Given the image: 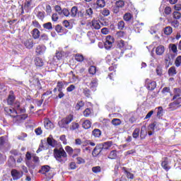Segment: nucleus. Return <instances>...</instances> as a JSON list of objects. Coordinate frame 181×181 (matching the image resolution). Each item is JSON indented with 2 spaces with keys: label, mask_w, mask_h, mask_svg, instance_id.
<instances>
[{
  "label": "nucleus",
  "mask_w": 181,
  "mask_h": 181,
  "mask_svg": "<svg viewBox=\"0 0 181 181\" xmlns=\"http://www.w3.org/2000/svg\"><path fill=\"white\" fill-rule=\"evenodd\" d=\"M174 95L172 99V103L168 105V110L170 111H175L181 107V89L179 88H174Z\"/></svg>",
  "instance_id": "1"
},
{
  "label": "nucleus",
  "mask_w": 181,
  "mask_h": 181,
  "mask_svg": "<svg viewBox=\"0 0 181 181\" xmlns=\"http://www.w3.org/2000/svg\"><path fill=\"white\" fill-rule=\"evenodd\" d=\"M54 156L60 163H65L67 161V153L63 148H54Z\"/></svg>",
  "instance_id": "2"
},
{
  "label": "nucleus",
  "mask_w": 181,
  "mask_h": 181,
  "mask_svg": "<svg viewBox=\"0 0 181 181\" xmlns=\"http://www.w3.org/2000/svg\"><path fill=\"white\" fill-rule=\"evenodd\" d=\"M33 158V162H34V163H40V160L39 158V156H36V154L33 153H30V152L27 151L25 153V164L27 165V166H29V161L32 160Z\"/></svg>",
  "instance_id": "3"
},
{
  "label": "nucleus",
  "mask_w": 181,
  "mask_h": 181,
  "mask_svg": "<svg viewBox=\"0 0 181 181\" xmlns=\"http://www.w3.org/2000/svg\"><path fill=\"white\" fill-rule=\"evenodd\" d=\"M21 43L23 45L25 49H28L29 50H30V49H33V46L35 45L33 38H28L26 36L22 37Z\"/></svg>",
  "instance_id": "4"
},
{
  "label": "nucleus",
  "mask_w": 181,
  "mask_h": 181,
  "mask_svg": "<svg viewBox=\"0 0 181 181\" xmlns=\"http://www.w3.org/2000/svg\"><path fill=\"white\" fill-rule=\"evenodd\" d=\"M74 119L73 115H67L58 122L59 128H66Z\"/></svg>",
  "instance_id": "5"
},
{
  "label": "nucleus",
  "mask_w": 181,
  "mask_h": 181,
  "mask_svg": "<svg viewBox=\"0 0 181 181\" xmlns=\"http://www.w3.org/2000/svg\"><path fill=\"white\" fill-rule=\"evenodd\" d=\"M156 81H152V79L146 78L145 80V84L144 87L148 90V91H153L155 88H156Z\"/></svg>",
  "instance_id": "6"
},
{
  "label": "nucleus",
  "mask_w": 181,
  "mask_h": 181,
  "mask_svg": "<svg viewBox=\"0 0 181 181\" xmlns=\"http://www.w3.org/2000/svg\"><path fill=\"white\" fill-rule=\"evenodd\" d=\"M114 42H115V39H114V37L111 35H107L104 42L105 49H106V50H111Z\"/></svg>",
  "instance_id": "7"
},
{
  "label": "nucleus",
  "mask_w": 181,
  "mask_h": 181,
  "mask_svg": "<svg viewBox=\"0 0 181 181\" xmlns=\"http://www.w3.org/2000/svg\"><path fill=\"white\" fill-rule=\"evenodd\" d=\"M70 16L71 18H83L84 16V14L81 11H78V7L74 6L71 8L70 11Z\"/></svg>",
  "instance_id": "8"
},
{
  "label": "nucleus",
  "mask_w": 181,
  "mask_h": 181,
  "mask_svg": "<svg viewBox=\"0 0 181 181\" xmlns=\"http://www.w3.org/2000/svg\"><path fill=\"white\" fill-rule=\"evenodd\" d=\"M28 117H29V115L28 114H23L21 115H16L13 119V122H14V124H22V122H23V121H25V119H28Z\"/></svg>",
  "instance_id": "9"
},
{
  "label": "nucleus",
  "mask_w": 181,
  "mask_h": 181,
  "mask_svg": "<svg viewBox=\"0 0 181 181\" xmlns=\"http://www.w3.org/2000/svg\"><path fill=\"white\" fill-rule=\"evenodd\" d=\"M122 54H124V51L121 49L116 48L112 52V56L114 57V60L122 57Z\"/></svg>",
  "instance_id": "10"
},
{
  "label": "nucleus",
  "mask_w": 181,
  "mask_h": 181,
  "mask_svg": "<svg viewBox=\"0 0 181 181\" xmlns=\"http://www.w3.org/2000/svg\"><path fill=\"white\" fill-rule=\"evenodd\" d=\"M4 111L7 115L12 118H15V116L18 115V111L13 107H4Z\"/></svg>",
  "instance_id": "11"
},
{
  "label": "nucleus",
  "mask_w": 181,
  "mask_h": 181,
  "mask_svg": "<svg viewBox=\"0 0 181 181\" xmlns=\"http://www.w3.org/2000/svg\"><path fill=\"white\" fill-rule=\"evenodd\" d=\"M15 100H16V97H15V93L13 92V90H11L7 98L8 105H13Z\"/></svg>",
  "instance_id": "12"
},
{
  "label": "nucleus",
  "mask_w": 181,
  "mask_h": 181,
  "mask_svg": "<svg viewBox=\"0 0 181 181\" xmlns=\"http://www.w3.org/2000/svg\"><path fill=\"white\" fill-rule=\"evenodd\" d=\"M89 26L92 28V29H95V30H98V29H101V25H100V21L93 20L91 22L88 23Z\"/></svg>",
  "instance_id": "13"
},
{
  "label": "nucleus",
  "mask_w": 181,
  "mask_h": 181,
  "mask_svg": "<svg viewBox=\"0 0 181 181\" xmlns=\"http://www.w3.org/2000/svg\"><path fill=\"white\" fill-rule=\"evenodd\" d=\"M44 127L45 129H53V128H54V124L50 119L46 118L44 119Z\"/></svg>",
  "instance_id": "14"
},
{
  "label": "nucleus",
  "mask_w": 181,
  "mask_h": 181,
  "mask_svg": "<svg viewBox=\"0 0 181 181\" xmlns=\"http://www.w3.org/2000/svg\"><path fill=\"white\" fill-rule=\"evenodd\" d=\"M54 29L57 33H61L62 35H66L67 33V29L63 28L60 24L55 25Z\"/></svg>",
  "instance_id": "15"
},
{
  "label": "nucleus",
  "mask_w": 181,
  "mask_h": 181,
  "mask_svg": "<svg viewBox=\"0 0 181 181\" xmlns=\"http://www.w3.org/2000/svg\"><path fill=\"white\" fill-rule=\"evenodd\" d=\"M50 166L49 165H42L41 168L39 170L38 173H41V175H47L49 172H50Z\"/></svg>",
  "instance_id": "16"
},
{
  "label": "nucleus",
  "mask_w": 181,
  "mask_h": 181,
  "mask_svg": "<svg viewBox=\"0 0 181 181\" xmlns=\"http://www.w3.org/2000/svg\"><path fill=\"white\" fill-rule=\"evenodd\" d=\"M11 173L14 180H18V179H21V177H22V175H21V172L18 171L16 169L12 170Z\"/></svg>",
  "instance_id": "17"
},
{
  "label": "nucleus",
  "mask_w": 181,
  "mask_h": 181,
  "mask_svg": "<svg viewBox=\"0 0 181 181\" xmlns=\"http://www.w3.org/2000/svg\"><path fill=\"white\" fill-rule=\"evenodd\" d=\"M101 152H103V147L100 146H96L92 152V155L94 158H95L98 156V155H100Z\"/></svg>",
  "instance_id": "18"
},
{
  "label": "nucleus",
  "mask_w": 181,
  "mask_h": 181,
  "mask_svg": "<svg viewBox=\"0 0 181 181\" xmlns=\"http://www.w3.org/2000/svg\"><path fill=\"white\" fill-rule=\"evenodd\" d=\"M118 153H119V151L117 150H112L110 152L107 158L108 159L114 160L118 158Z\"/></svg>",
  "instance_id": "19"
},
{
  "label": "nucleus",
  "mask_w": 181,
  "mask_h": 181,
  "mask_svg": "<svg viewBox=\"0 0 181 181\" xmlns=\"http://www.w3.org/2000/svg\"><path fill=\"white\" fill-rule=\"evenodd\" d=\"M30 81V87H36V86L40 85V81H39V78L33 77Z\"/></svg>",
  "instance_id": "20"
},
{
  "label": "nucleus",
  "mask_w": 181,
  "mask_h": 181,
  "mask_svg": "<svg viewBox=\"0 0 181 181\" xmlns=\"http://www.w3.org/2000/svg\"><path fill=\"white\" fill-rule=\"evenodd\" d=\"M146 135H148V130L146 129V127H141L140 132V138L141 139H145L146 138Z\"/></svg>",
  "instance_id": "21"
},
{
  "label": "nucleus",
  "mask_w": 181,
  "mask_h": 181,
  "mask_svg": "<svg viewBox=\"0 0 181 181\" xmlns=\"http://www.w3.org/2000/svg\"><path fill=\"white\" fill-rule=\"evenodd\" d=\"M8 168H13L14 166H16V160L13 156H11L9 157V159L8 160Z\"/></svg>",
  "instance_id": "22"
},
{
  "label": "nucleus",
  "mask_w": 181,
  "mask_h": 181,
  "mask_svg": "<svg viewBox=\"0 0 181 181\" xmlns=\"http://www.w3.org/2000/svg\"><path fill=\"white\" fill-rule=\"evenodd\" d=\"M88 144V141H81V139H75V145L80 146L81 145V148H85V146H87V144Z\"/></svg>",
  "instance_id": "23"
},
{
  "label": "nucleus",
  "mask_w": 181,
  "mask_h": 181,
  "mask_svg": "<svg viewBox=\"0 0 181 181\" xmlns=\"http://www.w3.org/2000/svg\"><path fill=\"white\" fill-rule=\"evenodd\" d=\"M35 64L37 67H43L45 62L40 57H35L34 60Z\"/></svg>",
  "instance_id": "24"
},
{
  "label": "nucleus",
  "mask_w": 181,
  "mask_h": 181,
  "mask_svg": "<svg viewBox=\"0 0 181 181\" xmlns=\"http://www.w3.org/2000/svg\"><path fill=\"white\" fill-rule=\"evenodd\" d=\"M165 53V47L163 45H159L156 49V54L157 56H162Z\"/></svg>",
  "instance_id": "25"
},
{
  "label": "nucleus",
  "mask_w": 181,
  "mask_h": 181,
  "mask_svg": "<svg viewBox=\"0 0 181 181\" xmlns=\"http://www.w3.org/2000/svg\"><path fill=\"white\" fill-rule=\"evenodd\" d=\"M74 59L76 62H78V63H83L86 58L82 54H76L74 55Z\"/></svg>",
  "instance_id": "26"
},
{
  "label": "nucleus",
  "mask_w": 181,
  "mask_h": 181,
  "mask_svg": "<svg viewBox=\"0 0 181 181\" xmlns=\"http://www.w3.org/2000/svg\"><path fill=\"white\" fill-rule=\"evenodd\" d=\"M32 36L35 40L40 37V31L37 28H34L32 30Z\"/></svg>",
  "instance_id": "27"
},
{
  "label": "nucleus",
  "mask_w": 181,
  "mask_h": 181,
  "mask_svg": "<svg viewBox=\"0 0 181 181\" xmlns=\"http://www.w3.org/2000/svg\"><path fill=\"white\" fill-rule=\"evenodd\" d=\"M171 55L170 54H166L165 57V63L166 64V67H169V66H172V62H171Z\"/></svg>",
  "instance_id": "28"
},
{
  "label": "nucleus",
  "mask_w": 181,
  "mask_h": 181,
  "mask_svg": "<svg viewBox=\"0 0 181 181\" xmlns=\"http://www.w3.org/2000/svg\"><path fill=\"white\" fill-rule=\"evenodd\" d=\"M82 128L84 129H90V128H91V122L88 119L85 120L82 123Z\"/></svg>",
  "instance_id": "29"
},
{
  "label": "nucleus",
  "mask_w": 181,
  "mask_h": 181,
  "mask_svg": "<svg viewBox=\"0 0 181 181\" xmlns=\"http://www.w3.org/2000/svg\"><path fill=\"white\" fill-rule=\"evenodd\" d=\"M161 166L164 170H166V172H168V170L170 169V165H169V162H168L167 160H165L161 163Z\"/></svg>",
  "instance_id": "30"
},
{
  "label": "nucleus",
  "mask_w": 181,
  "mask_h": 181,
  "mask_svg": "<svg viewBox=\"0 0 181 181\" xmlns=\"http://www.w3.org/2000/svg\"><path fill=\"white\" fill-rule=\"evenodd\" d=\"M42 27L44 29H45V30H53V24H52L50 22L44 23Z\"/></svg>",
  "instance_id": "31"
},
{
  "label": "nucleus",
  "mask_w": 181,
  "mask_h": 181,
  "mask_svg": "<svg viewBox=\"0 0 181 181\" xmlns=\"http://www.w3.org/2000/svg\"><path fill=\"white\" fill-rule=\"evenodd\" d=\"M141 132V129L139 128H136L133 133H132V136L134 139H138L139 138V134Z\"/></svg>",
  "instance_id": "32"
},
{
  "label": "nucleus",
  "mask_w": 181,
  "mask_h": 181,
  "mask_svg": "<svg viewBox=\"0 0 181 181\" xmlns=\"http://www.w3.org/2000/svg\"><path fill=\"white\" fill-rule=\"evenodd\" d=\"M168 75L170 76H175V74H177V71H176V67L175 66H171L169 69H168Z\"/></svg>",
  "instance_id": "33"
},
{
  "label": "nucleus",
  "mask_w": 181,
  "mask_h": 181,
  "mask_svg": "<svg viewBox=\"0 0 181 181\" xmlns=\"http://www.w3.org/2000/svg\"><path fill=\"white\" fill-rule=\"evenodd\" d=\"M92 135H93L95 138H100V136H101V130H100V129H93Z\"/></svg>",
  "instance_id": "34"
},
{
  "label": "nucleus",
  "mask_w": 181,
  "mask_h": 181,
  "mask_svg": "<svg viewBox=\"0 0 181 181\" xmlns=\"http://www.w3.org/2000/svg\"><path fill=\"white\" fill-rule=\"evenodd\" d=\"M84 105H85L84 102L83 100H80L76 103L75 106V110H76V111H80V110H81V108H83Z\"/></svg>",
  "instance_id": "35"
},
{
  "label": "nucleus",
  "mask_w": 181,
  "mask_h": 181,
  "mask_svg": "<svg viewBox=\"0 0 181 181\" xmlns=\"http://www.w3.org/2000/svg\"><path fill=\"white\" fill-rule=\"evenodd\" d=\"M156 110H158L156 115L157 118H160L163 116V107H162V106L156 107Z\"/></svg>",
  "instance_id": "36"
},
{
  "label": "nucleus",
  "mask_w": 181,
  "mask_h": 181,
  "mask_svg": "<svg viewBox=\"0 0 181 181\" xmlns=\"http://www.w3.org/2000/svg\"><path fill=\"white\" fill-rule=\"evenodd\" d=\"M173 32V29L170 26H167L164 28V33L167 36H170V35H172Z\"/></svg>",
  "instance_id": "37"
},
{
  "label": "nucleus",
  "mask_w": 181,
  "mask_h": 181,
  "mask_svg": "<svg viewBox=\"0 0 181 181\" xmlns=\"http://www.w3.org/2000/svg\"><path fill=\"white\" fill-rule=\"evenodd\" d=\"M45 11H38L36 16L40 21H42V22H43V20L45 19Z\"/></svg>",
  "instance_id": "38"
},
{
  "label": "nucleus",
  "mask_w": 181,
  "mask_h": 181,
  "mask_svg": "<svg viewBox=\"0 0 181 181\" xmlns=\"http://www.w3.org/2000/svg\"><path fill=\"white\" fill-rule=\"evenodd\" d=\"M88 73L92 76H95L97 73V67L95 66H90L88 69Z\"/></svg>",
  "instance_id": "39"
},
{
  "label": "nucleus",
  "mask_w": 181,
  "mask_h": 181,
  "mask_svg": "<svg viewBox=\"0 0 181 181\" xmlns=\"http://www.w3.org/2000/svg\"><path fill=\"white\" fill-rule=\"evenodd\" d=\"M65 151L66 152L68 153V155H69V156H73V153H74V149H73L71 148V146H66L65 147Z\"/></svg>",
  "instance_id": "40"
},
{
  "label": "nucleus",
  "mask_w": 181,
  "mask_h": 181,
  "mask_svg": "<svg viewBox=\"0 0 181 181\" xmlns=\"http://www.w3.org/2000/svg\"><path fill=\"white\" fill-rule=\"evenodd\" d=\"M35 52L37 54H43L45 53V49L42 45H38L36 47Z\"/></svg>",
  "instance_id": "41"
},
{
  "label": "nucleus",
  "mask_w": 181,
  "mask_h": 181,
  "mask_svg": "<svg viewBox=\"0 0 181 181\" xmlns=\"http://www.w3.org/2000/svg\"><path fill=\"white\" fill-rule=\"evenodd\" d=\"M124 20L126 22H129L132 19V14L131 13H126L123 16Z\"/></svg>",
  "instance_id": "42"
},
{
  "label": "nucleus",
  "mask_w": 181,
  "mask_h": 181,
  "mask_svg": "<svg viewBox=\"0 0 181 181\" xmlns=\"http://www.w3.org/2000/svg\"><path fill=\"white\" fill-rule=\"evenodd\" d=\"M63 56H64V52L63 51H57L55 54V57L57 59V60H62Z\"/></svg>",
  "instance_id": "43"
},
{
  "label": "nucleus",
  "mask_w": 181,
  "mask_h": 181,
  "mask_svg": "<svg viewBox=\"0 0 181 181\" xmlns=\"http://www.w3.org/2000/svg\"><path fill=\"white\" fill-rule=\"evenodd\" d=\"M83 93L84 94L85 97H87V98H90V97H91V90H90V89L88 88L83 89Z\"/></svg>",
  "instance_id": "44"
},
{
  "label": "nucleus",
  "mask_w": 181,
  "mask_h": 181,
  "mask_svg": "<svg viewBox=\"0 0 181 181\" xmlns=\"http://www.w3.org/2000/svg\"><path fill=\"white\" fill-rule=\"evenodd\" d=\"M115 6L117 7V8H124V6H125V1H122V0H119V1H117L115 2Z\"/></svg>",
  "instance_id": "45"
},
{
  "label": "nucleus",
  "mask_w": 181,
  "mask_h": 181,
  "mask_svg": "<svg viewBox=\"0 0 181 181\" xmlns=\"http://www.w3.org/2000/svg\"><path fill=\"white\" fill-rule=\"evenodd\" d=\"M96 5L98 8H104L105 6V0H97Z\"/></svg>",
  "instance_id": "46"
},
{
  "label": "nucleus",
  "mask_w": 181,
  "mask_h": 181,
  "mask_svg": "<svg viewBox=\"0 0 181 181\" xmlns=\"http://www.w3.org/2000/svg\"><path fill=\"white\" fill-rule=\"evenodd\" d=\"M83 116L86 117V118H88V117H90L92 114V112H91V109L90 108H86L83 112Z\"/></svg>",
  "instance_id": "47"
},
{
  "label": "nucleus",
  "mask_w": 181,
  "mask_h": 181,
  "mask_svg": "<svg viewBox=\"0 0 181 181\" xmlns=\"http://www.w3.org/2000/svg\"><path fill=\"white\" fill-rule=\"evenodd\" d=\"M113 60H115V59H114V57H112L111 55H107L106 57V62L108 64H111L112 66H113L114 65V61Z\"/></svg>",
  "instance_id": "48"
},
{
  "label": "nucleus",
  "mask_w": 181,
  "mask_h": 181,
  "mask_svg": "<svg viewBox=\"0 0 181 181\" xmlns=\"http://www.w3.org/2000/svg\"><path fill=\"white\" fill-rule=\"evenodd\" d=\"M90 86L91 88H93V87H97V86H98V79H97V78H93L90 83Z\"/></svg>",
  "instance_id": "49"
},
{
  "label": "nucleus",
  "mask_w": 181,
  "mask_h": 181,
  "mask_svg": "<svg viewBox=\"0 0 181 181\" xmlns=\"http://www.w3.org/2000/svg\"><path fill=\"white\" fill-rule=\"evenodd\" d=\"M81 153V148H74V153L72 155V158H76L78 155Z\"/></svg>",
  "instance_id": "50"
},
{
  "label": "nucleus",
  "mask_w": 181,
  "mask_h": 181,
  "mask_svg": "<svg viewBox=\"0 0 181 181\" xmlns=\"http://www.w3.org/2000/svg\"><path fill=\"white\" fill-rule=\"evenodd\" d=\"M32 25L34 28H36V29H40L42 28V25H40V23H39V21H37V20H34L32 21Z\"/></svg>",
  "instance_id": "51"
},
{
  "label": "nucleus",
  "mask_w": 181,
  "mask_h": 181,
  "mask_svg": "<svg viewBox=\"0 0 181 181\" xmlns=\"http://www.w3.org/2000/svg\"><path fill=\"white\" fill-rule=\"evenodd\" d=\"M112 125H115V127H118V125H121V119L117 118L112 119Z\"/></svg>",
  "instance_id": "52"
},
{
  "label": "nucleus",
  "mask_w": 181,
  "mask_h": 181,
  "mask_svg": "<svg viewBox=\"0 0 181 181\" xmlns=\"http://www.w3.org/2000/svg\"><path fill=\"white\" fill-rule=\"evenodd\" d=\"M10 153L11 155H13L14 156H20V155H22V153L19 151V150L17 149H13L10 151Z\"/></svg>",
  "instance_id": "53"
},
{
  "label": "nucleus",
  "mask_w": 181,
  "mask_h": 181,
  "mask_svg": "<svg viewBox=\"0 0 181 181\" xmlns=\"http://www.w3.org/2000/svg\"><path fill=\"white\" fill-rule=\"evenodd\" d=\"M78 128H80V124H78V123L72 122L70 128L71 131H76V129H78Z\"/></svg>",
  "instance_id": "54"
},
{
  "label": "nucleus",
  "mask_w": 181,
  "mask_h": 181,
  "mask_svg": "<svg viewBox=\"0 0 181 181\" xmlns=\"http://www.w3.org/2000/svg\"><path fill=\"white\" fill-rule=\"evenodd\" d=\"M5 144H6V139L5 136L0 137V148H4L5 146Z\"/></svg>",
  "instance_id": "55"
},
{
  "label": "nucleus",
  "mask_w": 181,
  "mask_h": 181,
  "mask_svg": "<svg viewBox=\"0 0 181 181\" xmlns=\"http://www.w3.org/2000/svg\"><path fill=\"white\" fill-rule=\"evenodd\" d=\"M76 163L77 165H83L86 163V160L81 157L76 158Z\"/></svg>",
  "instance_id": "56"
},
{
  "label": "nucleus",
  "mask_w": 181,
  "mask_h": 181,
  "mask_svg": "<svg viewBox=\"0 0 181 181\" xmlns=\"http://www.w3.org/2000/svg\"><path fill=\"white\" fill-rule=\"evenodd\" d=\"M63 87H64L63 81H58L57 83V88L58 91H63Z\"/></svg>",
  "instance_id": "57"
},
{
  "label": "nucleus",
  "mask_w": 181,
  "mask_h": 181,
  "mask_svg": "<svg viewBox=\"0 0 181 181\" xmlns=\"http://www.w3.org/2000/svg\"><path fill=\"white\" fill-rule=\"evenodd\" d=\"M176 67H180L181 65V55L178 56L175 61Z\"/></svg>",
  "instance_id": "58"
},
{
  "label": "nucleus",
  "mask_w": 181,
  "mask_h": 181,
  "mask_svg": "<svg viewBox=\"0 0 181 181\" xmlns=\"http://www.w3.org/2000/svg\"><path fill=\"white\" fill-rule=\"evenodd\" d=\"M30 5H32V0H25L24 4L25 9H29V8H30Z\"/></svg>",
  "instance_id": "59"
},
{
  "label": "nucleus",
  "mask_w": 181,
  "mask_h": 181,
  "mask_svg": "<svg viewBox=\"0 0 181 181\" xmlns=\"http://www.w3.org/2000/svg\"><path fill=\"white\" fill-rule=\"evenodd\" d=\"M100 13L103 15V16H108L110 15V10L108 8H103Z\"/></svg>",
  "instance_id": "60"
},
{
  "label": "nucleus",
  "mask_w": 181,
  "mask_h": 181,
  "mask_svg": "<svg viewBox=\"0 0 181 181\" xmlns=\"http://www.w3.org/2000/svg\"><path fill=\"white\" fill-rule=\"evenodd\" d=\"M173 17L174 18V19H180V18H181V13H180V12L174 11V12L173 13Z\"/></svg>",
  "instance_id": "61"
},
{
  "label": "nucleus",
  "mask_w": 181,
  "mask_h": 181,
  "mask_svg": "<svg viewBox=\"0 0 181 181\" xmlns=\"http://www.w3.org/2000/svg\"><path fill=\"white\" fill-rule=\"evenodd\" d=\"M54 9L57 13H59L60 16L62 15L63 10L62 9V7L59 5H56L54 6Z\"/></svg>",
  "instance_id": "62"
},
{
  "label": "nucleus",
  "mask_w": 181,
  "mask_h": 181,
  "mask_svg": "<svg viewBox=\"0 0 181 181\" xmlns=\"http://www.w3.org/2000/svg\"><path fill=\"white\" fill-rule=\"evenodd\" d=\"M170 23H171V26H173V28H175V29L179 28V21L177 20H174V21H171Z\"/></svg>",
  "instance_id": "63"
},
{
  "label": "nucleus",
  "mask_w": 181,
  "mask_h": 181,
  "mask_svg": "<svg viewBox=\"0 0 181 181\" xmlns=\"http://www.w3.org/2000/svg\"><path fill=\"white\" fill-rule=\"evenodd\" d=\"M62 15L64 16H66V17L70 16V11H69V9H67V8H63L62 9Z\"/></svg>",
  "instance_id": "64"
}]
</instances>
